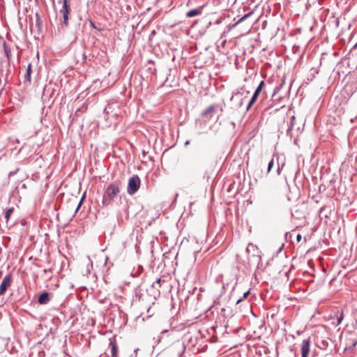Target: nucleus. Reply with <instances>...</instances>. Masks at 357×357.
<instances>
[{
  "mask_svg": "<svg viewBox=\"0 0 357 357\" xmlns=\"http://www.w3.org/2000/svg\"><path fill=\"white\" fill-rule=\"evenodd\" d=\"M119 188L114 184L111 183L107 188L102 199V204L105 206L110 204L111 201L119 194Z\"/></svg>",
  "mask_w": 357,
  "mask_h": 357,
  "instance_id": "obj_1",
  "label": "nucleus"
},
{
  "mask_svg": "<svg viewBox=\"0 0 357 357\" xmlns=\"http://www.w3.org/2000/svg\"><path fill=\"white\" fill-rule=\"evenodd\" d=\"M141 181L137 175L131 176L128 180L127 192L132 195H134L140 187Z\"/></svg>",
  "mask_w": 357,
  "mask_h": 357,
  "instance_id": "obj_2",
  "label": "nucleus"
},
{
  "mask_svg": "<svg viewBox=\"0 0 357 357\" xmlns=\"http://www.w3.org/2000/svg\"><path fill=\"white\" fill-rule=\"evenodd\" d=\"M70 1V0H63V6L60 10V13L63 15V24L66 26H68V15L70 10L69 4Z\"/></svg>",
  "mask_w": 357,
  "mask_h": 357,
  "instance_id": "obj_3",
  "label": "nucleus"
},
{
  "mask_svg": "<svg viewBox=\"0 0 357 357\" xmlns=\"http://www.w3.org/2000/svg\"><path fill=\"white\" fill-rule=\"evenodd\" d=\"M11 283L12 275L8 274L4 277L0 285V296H2L5 294L7 289L11 285Z\"/></svg>",
  "mask_w": 357,
  "mask_h": 357,
  "instance_id": "obj_4",
  "label": "nucleus"
},
{
  "mask_svg": "<svg viewBox=\"0 0 357 357\" xmlns=\"http://www.w3.org/2000/svg\"><path fill=\"white\" fill-rule=\"evenodd\" d=\"M218 108V105H210L209 107H208L206 109H204L202 113V117L209 120L211 119L213 115H214V113L215 112V110L217 109Z\"/></svg>",
  "mask_w": 357,
  "mask_h": 357,
  "instance_id": "obj_5",
  "label": "nucleus"
},
{
  "mask_svg": "<svg viewBox=\"0 0 357 357\" xmlns=\"http://www.w3.org/2000/svg\"><path fill=\"white\" fill-rule=\"evenodd\" d=\"M310 352V340H304L301 345L302 357H307Z\"/></svg>",
  "mask_w": 357,
  "mask_h": 357,
  "instance_id": "obj_6",
  "label": "nucleus"
},
{
  "mask_svg": "<svg viewBox=\"0 0 357 357\" xmlns=\"http://www.w3.org/2000/svg\"><path fill=\"white\" fill-rule=\"evenodd\" d=\"M246 98V96H243V93L237 92L232 96L231 98V101H238V107H241L243 104V100Z\"/></svg>",
  "mask_w": 357,
  "mask_h": 357,
  "instance_id": "obj_7",
  "label": "nucleus"
},
{
  "mask_svg": "<svg viewBox=\"0 0 357 357\" xmlns=\"http://www.w3.org/2000/svg\"><path fill=\"white\" fill-rule=\"evenodd\" d=\"M38 303L41 305H45L50 301V294L47 292H43L38 297Z\"/></svg>",
  "mask_w": 357,
  "mask_h": 357,
  "instance_id": "obj_8",
  "label": "nucleus"
},
{
  "mask_svg": "<svg viewBox=\"0 0 357 357\" xmlns=\"http://www.w3.org/2000/svg\"><path fill=\"white\" fill-rule=\"evenodd\" d=\"M109 347L111 349L112 357H117L118 356V347L115 340H110Z\"/></svg>",
  "mask_w": 357,
  "mask_h": 357,
  "instance_id": "obj_9",
  "label": "nucleus"
},
{
  "mask_svg": "<svg viewBox=\"0 0 357 357\" xmlns=\"http://www.w3.org/2000/svg\"><path fill=\"white\" fill-rule=\"evenodd\" d=\"M31 73L32 65L31 63H29L24 75L25 81L28 82L29 83H31Z\"/></svg>",
  "mask_w": 357,
  "mask_h": 357,
  "instance_id": "obj_10",
  "label": "nucleus"
},
{
  "mask_svg": "<svg viewBox=\"0 0 357 357\" xmlns=\"http://www.w3.org/2000/svg\"><path fill=\"white\" fill-rule=\"evenodd\" d=\"M259 94H258L257 93H254V94L252 95V98L249 100L248 104L247 105V107H246L247 111H248L252 107V105L255 103V102L257 101V100L259 97Z\"/></svg>",
  "mask_w": 357,
  "mask_h": 357,
  "instance_id": "obj_11",
  "label": "nucleus"
},
{
  "mask_svg": "<svg viewBox=\"0 0 357 357\" xmlns=\"http://www.w3.org/2000/svg\"><path fill=\"white\" fill-rule=\"evenodd\" d=\"M202 13L201 10L200 9H193V10H189L187 13H186V16L188 17H193L195 16H197V15H200Z\"/></svg>",
  "mask_w": 357,
  "mask_h": 357,
  "instance_id": "obj_12",
  "label": "nucleus"
},
{
  "mask_svg": "<svg viewBox=\"0 0 357 357\" xmlns=\"http://www.w3.org/2000/svg\"><path fill=\"white\" fill-rule=\"evenodd\" d=\"M13 211H14V208H10L8 209L6 211V213H5V218L6 219L7 221L10 218V215L13 214Z\"/></svg>",
  "mask_w": 357,
  "mask_h": 357,
  "instance_id": "obj_13",
  "label": "nucleus"
},
{
  "mask_svg": "<svg viewBox=\"0 0 357 357\" xmlns=\"http://www.w3.org/2000/svg\"><path fill=\"white\" fill-rule=\"evenodd\" d=\"M264 86V82L261 81L259 84L258 85L257 88L256 89L255 93L259 94L261 93Z\"/></svg>",
  "mask_w": 357,
  "mask_h": 357,
  "instance_id": "obj_14",
  "label": "nucleus"
},
{
  "mask_svg": "<svg viewBox=\"0 0 357 357\" xmlns=\"http://www.w3.org/2000/svg\"><path fill=\"white\" fill-rule=\"evenodd\" d=\"M161 282L162 280L160 278L158 279L155 282L153 283L152 287L158 289L161 287Z\"/></svg>",
  "mask_w": 357,
  "mask_h": 357,
  "instance_id": "obj_15",
  "label": "nucleus"
},
{
  "mask_svg": "<svg viewBox=\"0 0 357 357\" xmlns=\"http://www.w3.org/2000/svg\"><path fill=\"white\" fill-rule=\"evenodd\" d=\"M250 294V290H248L247 291H245L244 294H243V296L242 298H238L237 301H236V304H239L243 298H245L248 297V296Z\"/></svg>",
  "mask_w": 357,
  "mask_h": 357,
  "instance_id": "obj_16",
  "label": "nucleus"
},
{
  "mask_svg": "<svg viewBox=\"0 0 357 357\" xmlns=\"http://www.w3.org/2000/svg\"><path fill=\"white\" fill-rule=\"evenodd\" d=\"M344 319V312L343 311H341L340 312V316L337 317V325H340L342 322V321Z\"/></svg>",
  "mask_w": 357,
  "mask_h": 357,
  "instance_id": "obj_17",
  "label": "nucleus"
},
{
  "mask_svg": "<svg viewBox=\"0 0 357 357\" xmlns=\"http://www.w3.org/2000/svg\"><path fill=\"white\" fill-rule=\"evenodd\" d=\"M252 15V13H249L248 14H245L243 17H242L238 21L237 23H240L241 22H243L245 19H246L247 17H248L249 16H250Z\"/></svg>",
  "mask_w": 357,
  "mask_h": 357,
  "instance_id": "obj_18",
  "label": "nucleus"
},
{
  "mask_svg": "<svg viewBox=\"0 0 357 357\" xmlns=\"http://www.w3.org/2000/svg\"><path fill=\"white\" fill-rule=\"evenodd\" d=\"M273 164H274V160L273 159H272L269 162H268V172H269L271 171V169H272L273 166Z\"/></svg>",
  "mask_w": 357,
  "mask_h": 357,
  "instance_id": "obj_19",
  "label": "nucleus"
},
{
  "mask_svg": "<svg viewBox=\"0 0 357 357\" xmlns=\"http://www.w3.org/2000/svg\"><path fill=\"white\" fill-rule=\"evenodd\" d=\"M255 248V246L252 244V243H250L248 244L247 248H246V250L247 252H250V250H252V249H254Z\"/></svg>",
  "mask_w": 357,
  "mask_h": 357,
  "instance_id": "obj_20",
  "label": "nucleus"
},
{
  "mask_svg": "<svg viewBox=\"0 0 357 357\" xmlns=\"http://www.w3.org/2000/svg\"><path fill=\"white\" fill-rule=\"evenodd\" d=\"M301 238H302V236H301L300 234H298L296 236V241H297L298 242H300V241H301Z\"/></svg>",
  "mask_w": 357,
  "mask_h": 357,
  "instance_id": "obj_21",
  "label": "nucleus"
},
{
  "mask_svg": "<svg viewBox=\"0 0 357 357\" xmlns=\"http://www.w3.org/2000/svg\"><path fill=\"white\" fill-rule=\"evenodd\" d=\"M5 52H6V54L9 60L10 59V51L6 49Z\"/></svg>",
  "mask_w": 357,
  "mask_h": 357,
  "instance_id": "obj_22",
  "label": "nucleus"
},
{
  "mask_svg": "<svg viewBox=\"0 0 357 357\" xmlns=\"http://www.w3.org/2000/svg\"><path fill=\"white\" fill-rule=\"evenodd\" d=\"M82 200H81V201L79 202V204H78V205H77V208H76V211H77L79 210V207H80V206H81V204H82Z\"/></svg>",
  "mask_w": 357,
  "mask_h": 357,
  "instance_id": "obj_23",
  "label": "nucleus"
},
{
  "mask_svg": "<svg viewBox=\"0 0 357 357\" xmlns=\"http://www.w3.org/2000/svg\"><path fill=\"white\" fill-rule=\"evenodd\" d=\"M109 108H110V107H107L105 109V111L106 112H107V113H108V109H109Z\"/></svg>",
  "mask_w": 357,
  "mask_h": 357,
  "instance_id": "obj_24",
  "label": "nucleus"
},
{
  "mask_svg": "<svg viewBox=\"0 0 357 357\" xmlns=\"http://www.w3.org/2000/svg\"><path fill=\"white\" fill-rule=\"evenodd\" d=\"M167 330H165V331H162V332H161V335H163V334H165V333H167Z\"/></svg>",
  "mask_w": 357,
  "mask_h": 357,
  "instance_id": "obj_25",
  "label": "nucleus"
},
{
  "mask_svg": "<svg viewBox=\"0 0 357 357\" xmlns=\"http://www.w3.org/2000/svg\"><path fill=\"white\" fill-rule=\"evenodd\" d=\"M357 48V43L354 45V46L353 47V49H356Z\"/></svg>",
  "mask_w": 357,
  "mask_h": 357,
  "instance_id": "obj_26",
  "label": "nucleus"
},
{
  "mask_svg": "<svg viewBox=\"0 0 357 357\" xmlns=\"http://www.w3.org/2000/svg\"><path fill=\"white\" fill-rule=\"evenodd\" d=\"M280 171H281V169L280 167H278V174H280Z\"/></svg>",
  "mask_w": 357,
  "mask_h": 357,
  "instance_id": "obj_27",
  "label": "nucleus"
},
{
  "mask_svg": "<svg viewBox=\"0 0 357 357\" xmlns=\"http://www.w3.org/2000/svg\"><path fill=\"white\" fill-rule=\"evenodd\" d=\"M3 275V272L1 271H0V278Z\"/></svg>",
  "mask_w": 357,
  "mask_h": 357,
  "instance_id": "obj_28",
  "label": "nucleus"
},
{
  "mask_svg": "<svg viewBox=\"0 0 357 357\" xmlns=\"http://www.w3.org/2000/svg\"><path fill=\"white\" fill-rule=\"evenodd\" d=\"M323 345H325V341L322 342Z\"/></svg>",
  "mask_w": 357,
  "mask_h": 357,
  "instance_id": "obj_29",
  "label": "nucleus"
}]
</instances>
